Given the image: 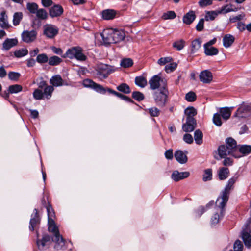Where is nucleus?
Returning <instances> with one entry per match:
<instances>
[{"mask_svg": "<svg viewBox=\"0 0 251 251\" xmlns=\"http://www.w3.org/2000/svg\"><path fill=\"white\" fill-rule=\"evenodd\" d=\"M83 50L79 47H74L69 49L63 57H66L70 58H76L79 61H85L87 57L82 53Z\"/></svg>", "mask_w": 251, "mask_h": 251, "instance_id": "1", "label": "nucleus"}, {"mask_svg": "<svg viewBox=\"0 0 251 251\" xmlns=\"http://www.w3.org/2000/svg\"><path fill=\"white\" fill-rule=\"evenodd\" d=\"M169 92L167 87L159 89L153 94V98L156 104L159 107H164L166 103Z\"/></svg>", "mask_w": 251, "mask_h": 251, "instance_id": "2", "label": "nucleus"}, {"mask_svg": "<svg viewBox=\"0 0 251 251\" xmlns=\"http://www.w3.org/2000/svg\"><path fill=\"white\" fill-rule=\"evenodd\" d=\"M116 70V68L114 66L103 63L98 64L96 67L97 75L102 76L104 78H107L110 74Z\"/></svg>", "mask_w": 251, "mask_h": 251, "instance_id": "3", "label": "nucleus"}, {"mask_svg": "<svg viewBox=\"0 0 251 251\" xmlns=\"http://www.w3.org/2000/svg\"><path fill=\"white\" fill-rule=\"evenodd\" d=\"M149 83L150 88L152 90H155L159 88L161 89L167 87V80L157 75L153 76L149 80Z\"/></svg>", "mask_w": 251, "mask_h": 251, "instance_id": "4", "label": "nucleus"}, {"mask_svg": "<svg viewBox=\"0 0 251 251\" xmlns=\"http://www.w3.org/2000/svg\"><path fill=\"white\" fill-rule=\"evenodd\" d=\"M51 236H37L36 244L40 250H44L49 248L51 243Z\"/></svg>", "mask_w": 251, "mask_h": 251, "instance_id": "5", "label": "nucleus"}, {"mask_svg": "<svg viewBox=\"0 0 251 251\" xmlns=\"http://www.w3.org/2000/svg\"><path fill=\"white\" fill-rule=\"evenodd\" d=\"M228 196L221 193V195L217 200L216 205V206L220 210L221 216H223L224 215L225 211V207L228 201Z\"/></svg>", "mask_w": 251, "mask_h": 251, "instance_id": "6", "label": "nucleus"}, {"mask_svg": "<svg viewBox=\"0 0 251 251\" xmlns=\"http://www.w3.org/2000/svg\"><path fill=\"white\" fill-rule=\"evenodd\" d=\"M232 150L227 149L226 146H220L218 148V153L220 157L219 159L225 158L228 155H232L235 158H238L241 156L240 155L234 153L232 152Z\"/></svg>", "mask_w": 251, "mask_h": 251, "instance_id": "7", "label": "nucleus"}, {"mask_svg": "<svg viewBox=\"0 0 251 251\" xmlns=\"http://www.w3.org/2000/svg\"><path fill=\"white\" fill-rule=\"evenodd\" d=\"M251 114V106L243 105L241 106L234 115V117L245 118Z\"/></svg>", "mask_w": 251, "mask_h": 251, "instance_id": "8", "label": "nucleus"}, {"mask_svg": "<svg viewBox=\"0 0 251 251\" xmlns=\"http://www.w3.org/2000/svg\"><path fill=\"white\" fill-rule=\"evenodd\" d=\"M100 35L104 44L114 43V40L113 37V28L104 29Z\"/></svg>", "mask_w": 251, "mask_h": 251, "instance_id": "9", "label": "nucleus"}, {"mask_svg": "<svg viewBox=\"0 0 251 251\" xmlns=\"http://www.w3.org/2000/svg\"><path fill=\"white\" fill-rule=\"evenodd\" d=\"M58 32V28L52 25H46L44 26V33L49 38L55 37Z\"/></svg>", "mask_w": 251, "mask_h": 251, "instance_id": "10", "label": "nucleus"}, {"mask_svg": "<svg viewBox=\"0 0 251 251\" xmlns=\"http://www.w3.org/2000/svg\"><path fill=\"white\" fill-rule=\"evenodd\" d=\"M83 85L86 87H91L95 91L101 94H105L106 90L101 85L95 83L90 79H85L83 81Z\"/></svg>", "mask_w": 251, "mask_h": 251, "instance_id": "11", "label": "nucleus"}, {"mask_svg": "<svg viewBox=\"0 0 251 251\" xmlns=\"http://www.w3.org/2000/svg\"><path fill=\"white\" fill-rule=\"evenodd\" d=\"M197 126L196 121L194 118L186 119V123L182 125V129L186 132H191L196 128Z\"/></svg>", "mask_w": 251, "mask_h": 251, "instance_id": "12", "label": "nucleus"}, {"mask_svg": "<svg viewBox=\"0 0 251 251\" xmlns=\"http://www.w3.org/2000/svg\"><path fill=\"white\" fill-rule=\"evenodd\" d=\"M37 36L36 31L32 30L31 31H24L22 34V40L25 43H31L34 41Z\"/></svg>", "mask_w": 251, "mask_h": 251, "instance_id": "13", "label": "nucleus"}, {"mask_svg": "<svg viewBox=\"0 0 251 251\" xmlns=\"http://www.w3.org/2000/svg\"><path fill=\"white\" fill-rule=\"evenodd\" d=\"M51 242H54V248L57 250L66 249V241L63 236H51Z\"/></svg>", "mask_w": 251, "mask_h": 251, "instance_id": "14", "label": "nucleus"}, {"mask_svg": "<svg viewBox=\"0 0 251 251\" xmlns=\"http://www.w3.org/2000/svg\"><path fill=\"white\" fill-rule=\"evenodd\" d=\"M39 223L40 218L38 210L36 209H34L33 214L31 215V218L30 221V225L29 226L30 230L33 231L35 229Z\"/></svg>", "mask_w": 251, "mask_h": 251, "instance_id": "15", "label": "nucleus"}, {"mask_svg": "<svg viewBox=\"0 0 251 251\" xmlns=\"http://www.w3.org/2000/svg\"><path fill=\"white\" fill-rule=\"evenodd\" d=\"M200 80L204 83H209L213 79V75L211 72L205 70L201 72L199 75Z\"/></svg>", "mask_w": 251, "mask_h": 251, "instance_id": "16", "label": "nucleus"}, {"mask_svg": "<svg viewBox=\"0 0 251 251\" xmlns=\"http://www.w3.org/2000/svg\"><path fill=\"white\" fill-rule=\"evenodd\" d=\"M190 175L188 172H179L178 171H175L171 175V178L175 181H178L188 177Z\"/></svg>", "mask_w": 251, "mask_h": 251, "instance_id": "17", "label": "nucleus"}, {"mask_svg": "<svg viewBox=\"0 0 251 251\" xmlns=\"http://www.w3.org/2000/svg\"><path fill=\"white\" fill-rule=\"evenodd\" d=\"M237 179V176H234L229 179L225 189L222 191V193L229 196L230 191L233 189L234 184Z\"/></svg>", "mask_w": 251, "mask_h": 251, "instance_id": "18", "label": "nucleus"}, {"mask_svg": "<svg viewBox=\"0 0 251 251\" xmlns=\"http://www.w3.org/2000/svg\"><path fill=\"white\" fill-rule=\"evenodd\" d=\"M226 146L227 149L232 150V152L238 154V147L237 146L236 141L234 139L232 138H227Z\"/></svg>", "mask_w": 251, "mask_h": 251, "instance_id": "19", "label": "nucleus"}, {"mask_svg": "<svg viewBox=\"0 0 251 251\" xmlns=\"http://www.w3.org/2000/svg\"><path fill=\"white\" fill-rule=\"evenodd\" d=\"M187 151L183 152L181 150L176 151L175 152V157L176 159L180 163L184 164L187 161V157L186 156Z\"/></svg>", "mask_w": 251, "mask_h": 251, "instance_id": "20", "label": "nucleus"}, {"mask_svg": "<svg viewBox=\"0 0 251 251\" xmlns=\"http://www.w3.org/2000/svg\"><path fill=\"white\" fill-rule=\"evenodd\" d=\"M113 37L114 43H118L125 39V33L123 30L113 29Z\"/></svg>", "mask_w": 251, "mask_h": 251, "instance_id": "21", "label": "nucleus"}, {"mask_svg": "<svg viewBox=\"0 0 251 251\" xmlns=\"http://www.w3.org/2000/svg\"><path fill=\"white\" fill-rule=\"evenodd\" d=\"M18 44V40L16 38L6 39L2 44V50H8L13 47L16 46Z\"/></svg>", "mask_w": 251, "mask_h": 251, "instance_id": "22", "label": "nucleus"}, {"mask_svg": "<svg viewBox=\"0 0 251 251\" xmlns=\"http://www.w3.org/2000/svg\"><path fill=\"white\" fill-rule=\"evenodd\" d=\"M117 12L113 9H106L101 12L102 17L106 20H112L116 16Z\"/></svg>", "mask_w": 251, "mask_h": 251, "instance_id": "23", "label": "nucleus"}, {"mask_svg": "<svg viewBox=\"0 0 251 251\" xmlns=\"http://www.w3.org/2000/svg\"><path fill=\"white\" fill-rule=\"evenodd\" d=\"M50 83L53 86L58 87L64 85V81L59 75L53 76L50 80Z\"/></svg>", "mask_w": 251, "mask_h": 251, "instance_id": "24", "label": "nucleus"}, {"mask_svg": "<svg viewBox=\"0 0 251 251\" xmlns=\"http://www.w3.org/2000/svg\"><path fill=\"white\" fill-rule=\"evenodd\" d=\"M0 26L4 29H7L9 27L8 17L5 11H4L0 14Z\"/></svg>", "mask_w": 251, "mask_h": 251, "instance_id": "25", "label": "nucleus"}, {"mask_svg": "<svg viewBox=\"0 0 251 251\" xmlns=\"http://www.w3.org/2000/svg\"><path fill=\"white\" fill-rule=\"evenodd\" d=\"M63 11V8L61 6L54 5L50 9V15L52 17H58L62 14Z\"/></svg>", "mask_w": 251, "mask_h": 251, "instance_id": "26", "label": "nucleus"}, {"mask_svg": "<svg viewBox=\"0 0 251 251\" xmlns=\"http://www.w3.org/2000/svg\"><path fill=\"white\" fill-rule=\"evenodd\" d=\"M232 108V107L221 108L219 109V114H220V116L221 115L223 119L227 120L231 116Z\"/></svg>", "mask_w": 251, "mask_h": 251, "instance_id": "27", "label": "nucleus"}, {"mask_svg": "<svg viewBox=\"0 0 251 251\" xmlns=\"http://www.w3.org/2000/svg\"><path fill=\"white\" fill-rule=\"evenodd\" d=\"M196 15L195 12L190 11L187 13L183 17V21L184 23L187 25L191 24L195 19Z\"/></svg>", "mask_w": 251, "mask_h": 251, "instance_id": "28", "label": "nucleus"}, {"mask_svg": "<svg viewBox=\"0 0 251 251\" xmlns=\"http://www.w3.org/2000/svg\"><path fill=\"white\" fill-rule=\"evenodd\" d=\"M233 5L231 3L226 4L223 6L221 8L218 9V13L219 14H225L230 12L236 11L237 8H233Z\"/></svg>", "mask_w": 251, "mask_h": 251, "instance_id": "29", "label": "nucleus"}, {"mask_svg": "<svg viewBox=\"0 0 251 251\" xmlns=\"http://www.w3.org/2000/svg\"><path fill=\"white\" fill-rule=\"evenodd\" d=\"M234 40L235 38L232 35H225L223 39V46L226 48L230 47L234 42Z\"/></svg>", "mask_w": 251, "mask_h": 251, "instance_id": "30", "label": "nucleus"}, {"mask_svg": "<svg viewBox=\"0 0 251 251\" xmlns=\"http://www.w3.org/2000/svg\"><path fill=\"white\" fill-rule=\"evenodd\" d=\"M241 235H251V218L247 221L243 226Z\"/></svg>", "mask_w": 251, "mask_h": 251, "instance_id": "31", "label": "nucleus"}, {"mask_svg": "<svg viewBox=\"0 0 251 251\" xmlns=\"http://www.w3.org/2000/svg\"><path fill=\"white\" fill-rule=\"evenodd\" d=\"M48 230L52 233L53 235H60L58 227L55 225L53 220L48 221Z\"/></svg>", "mask_w": 251, "mask_h": 251, "instance_id": "32", "label": "nucleus"}, {"mask_svg": "<svg viewBox=\"0 0 251 251\" xmlns=\"http://www.w3.org/2000/svg\"><path fill=\"white\" fill-rule=\"evenodd\" d=\"M229 169L227 168L222 167L218 171V177L220 180H225L228 176Z\"/></svg>", "mask_w": 251, "mask_h": 251, "instance_id": "33", "label": "nucleus"}, {"mask_svg": "<svg viewBox=\"0 0 251 251\" xmlns=\"http://www.w3.org/2000/svg\"><path fill=\"white\" fill-rule=\"evenodd\" d=\"M204 53L207 56H213L217 55L219 50L217 48L214 47H203Z\"/></svg>", "mask_w": 251, "mask_h": 251, "instance_id": "34", "label": "nucleus"}, {"mask_svg": "<svg viewBox=\"0 0 251 251\" xmlns=\"http://www.w3.org/2000/svg\"><path fill=\"white\" fill-rule=\"evenodd\" d=\"M203 134L199 129L196 130L194 132V139L198 145H201L203 142Z\"/></svg>", "mask_w": 251, "mask_h": 251, "instance_id": "35", "label": "nucleus"}, {"mask_svg": "<svg viewBox=\"0 0 251 251\" xmlns=\"http://www.w3.org/2000/svg\"><path fill=\"white\" fill-rule=\"evenodd\" d=\"M201 40L200 39H196L191 43V52L194 53L197 51L201 47Z\"/></svg>", "mask_w": 251, "mask_h": 251, "instance_id": "36", "label": "nucleus"}, {"mask_svg": "<svg viewBox=\"0 0 251 251\" xmlns=\"http://www.w3.org/2000/svg\"><path fill=\"white\" fill-rule=\"evenodd\" d=\"M62 60L61 58L57 56H53L48 58V64L50 66L58 65Z\"/></svg>", "mask_w": 251, "mask_h": 251, "instance_id": "37", "label": "nucleus"}, {"mask_svg": "<svg viewBox=\"0 0 251 251\" xmlns=\"http://www.w3.org/2000/svg\"><path fill=\"white\" fill-rule=\"evenodd\" d=\"M251 152V146L242 145L238 147V153H241L244 155L249 154Z\"/></svg>", "mask_w": 251, "mask_h": 251, "instance_id": "38", "label": "nucleus"}, {"mask_svg": "<svg viewBox=\"0 0 251 251\" xmlns=\"http://www.w3.org/2000/svg\"><path fill=\"white\" fill-rule=\"evenodd\" d=\"M218 10L215 11H208L206 13L205 16V19L206 21H212L215 19V18L219 15V13H218Z\"/></svg>", "mask_w": 251, "mask_h": 251, "instance_id": "39", "label": "nucleus"}, {"mask_svg": "<svg viewBox=\"0 0 251 251\" xmlns=\"http://www.w3.org/2000/svg\"><path fill=\"white\" fill-rule=\"evenodd\" d=\"M135 84L142 88L145 87L147 84L146 79L142 76H137L135 79Z\"/></svg>", "mask_w": 251, "mask_h": 251, "instance_id": "40", "label": "nucleus"}, {"mask_svg": "<svg viewBox=\"0 0 251 251\" xmlns=\"http://www.w3.org/2000/svg\"><path fill=\"white\" fill-rule=\"evenodd\" d=\"M53 91L54 88L52 86H47L44 88L43 95L46 99H49L51 98Z\"/></svg>", "mask_w": 251, "mask_h": 251, "instance_id": "41", "label": "nucleus"}, {"mask_svg": "<svg viewBox=\"0 0 251 251\" xmlns=\"http://www.w3.org/2000/svg\"><path fill=\"white\" fill-rule=\"evenodd\" d=\"M23 87L19 84L12 85L9 86L8 91L11 94L17 93L22 91Z\"/></svg>", "mask_w": 251, "mask_h": 251, "instance_id": "42", "label": "nucleus"}, {"mask_svg": "<svg viewBox=\"0 0 251 251\" xmlns=\"http://www.w3.org/2000/svg\"><path fill=\"white\" fill-rule=\"evenodd\" d=\"M117 89L118 91L125 94H129L131 92L129 86L126 83L121 84L117 87Z\"/></svg>", "mask_w": 251, "mask_h": 251, "instance_id": "43", "label": "nucleus"}, {"mask_svg": "<svg viewBox=\"0 0 251 251\" xmlns=\"http://www.w3.org/2000/svg\"><path fill=\"white\" fill-rule=\"evenodd\" d=\"M185 113L187 116L186 119L194 118L193 117L197 114V110L193 107H189L185 110Z\"/></svg>", "mask_w": 251, "mask_h": 251, "instance_id": "44", "label": "nucleus"}, {"mask_svg": "<svg viewBox=\"0 0 251 251\" xmlns=\"http://www.w3.org/2000/svg\"><path fill=\"white\" fill-rule=\"evenodd\" d=\"M185 41L183 40L176 41L173 44V47L176 48L177 50H181L184 47Z\"/></svg>", "mask_w": 251, "mask_h": 251, "instance_id": "45", "label": "nucleus"}, {"mask_svg": "<svg viewBox=\"0 0 251 251\" xmlns=\"http://www.w3.org/2000/svg\"><path fill=\"white\" fill-rule=\"evenodd\" d=\"M48 56L45 53L38 54L36 57V61L40 64L46 63L48 62Z\"/></svg>", "mask_w": 251, "mask_h": 251, "instance_id": "46", "label": "nucleus"}, {"mask_svg": "<svg viewBox=\"0 0 251 251\" xmlns=\"http://www.w3.org/2000/svg\"><path fill=\"white\" fill-rule=\"evenodd\" d=\"M133 61L130 58H125L121 60L120 65L124 68H128L132 66Z\"/></svg>", "mask_w": 251, "mask_h": 251, "instance_id": "47", "label": "nucleus"}, {"mask_svg": "<svg viewBox=\"0 0 251 251\" xmlns=\"http://www.w3.org/2000/svg\"><path fill=\"white\" fill-rule=\"evenodd\" d=\"M176 17V14L174 11H169L163 13L161 18L164 20L174 19Z\"/></svg>", "mask_w": 251, "mask_h": 251, "instance_id": "48", "label": "nucleus"}, {"mask_svg": "<svg viewBox=\"0 0 251 251\" xmlns=\"http://www.w3.org/2000/svg\"><path fill=\"white\" fill-rule=\"evenodd\" d=\"M23 17L22 12H16L13 16V24L14 25H17L19 24Z\"/></svg>", "mask_w": 251, "mask_h": 251, "instance_id": "49", "label": "nucleus"}, {"mask_svg": "<svg viewBox=\"0 0 251 251\" xmlns=\"http://www.w3.org/2000/svg\"><path fill=\"white\" fill-rule=\"evenodd\" d=\"M35 14H36L37 17L40 19H46L48 16L47 12L44 9H40L37 10Z\"/></svg>", "mask_w": 251, "mask_h": 251, "instance_id": "50", "label": "nucleus"}, {"mask_svg": "<svg viewBox=\"0 0 251 251\" xmlns=\"http://www.w3.org/2000/svg\"><path fill=\"white\" fill-rule=\"evenodd\" d=\"M212 177V170L210 169H207L205 170L204 174L203 175V180L204 181H207L210 180Z\"/></svg>", "mask_w": 251, "mask_h": 251, "instance_id": "51", "label": "nucleus"}, {"mask_svg": "<svg viewBox=\"0 0 251 251\" xmlns=\"http://www.w3.org/2000/svg\"><path fill=\"white\" fill-rule=\"evenodd\" d=\"M213 122L214 124L218 126H220L222 124L221 116L218 113H215L213 115Z\"/></svg>", "mask_w": 251, "mask_h": 251, "instance_id": "52", "label": "nucleus"}, {"mask_svg": "<svg viewBox=\"0 0 251 251\" xmlns=\"http://www.w3.org/2000/svg\"><path fill=\"white\" fill-rule=\"evenodd\" d=\"M28 53V50L26 49H21L19 50H16L14 52V55L16 57H22Z\"/></svg>", "mask_w": 251, "mask_h": 251, "instance_id": "53", "label": "nucleus"}, {"mask_svg": "<svg viewBox=\"0 0 251 251\" xmlns=\"http://www.w3.org/2000/svg\"><path fill=\"white\" fill-rule=\"evenodd\" d=\"M132 98L137 101H141L144 99V96L143 93L139 91H134L132 94Z\"/></svg>", "mask_w": 251, "mask_h": 251, "instance_id": "54", "label": "nucleus"}, {"mask_svg": "<svg viewBox=\"0 0 251 251\" xmlns=\"http://www.w3.org/2000/svg\"><path fill=\"white\" fill-rule=\"evenodd\" d=\"M38 6L35 3H28L27 4V9L30 13L35 14L38 10Z\"/></svg>", "mask_w": 251, "mask_h": 251, "instance_id": "55", "label": "nucleus"}, {"mask_svg": "<svg viewBox=\"0 0 251 251\" xmlns=\"http://www.w3.org/2000/svg\"><path fill=\"white\" fill-rule=\"evenodd\" d=\"M47 210L48 213V221L53 220L55 217V213L51 206L49 205L47 206Z\"/></svg>", "mask_w": 251, "mask_h": 251, "instance_id": "56", "label": "nucleus"}, {"mask_svg": "<svg viewBox=\"0 0 251 251\" xmlns=\"http://www.w3.org/2000/svg\"><path fill=\"white\" fill-rule=\"evenodd\" d=\"M185 99L188 101L193 102L196 100V95L194 92L190 91L186 94Z\"/></svg>", "mask_w": 251, "mask_h": 251, "instance_id": "57", "label": "nucleus"}, {"mask_svg": "<svg viewBox=\"0 0 251 251\" xmlns=\"http://www.w3.org/2000/svg\"><path fill=\"white\" fill-rule=\"evenodd\" d=\"M20 76V74L14 72H10L8 74V78L9 79L13 81H17Z\"/></svg>", "mask_w": 251, "mask_h": 251, "instance_id": "58", "label": "nucleus"}, {"mask_svg": "<svg viewBox=\"0 0 251 251\" xmlns=\"http://www.w3.org/2000/svg\"><path fill=\"white\" fill-rule=\"evenodd\" d=\"M149 112L151 116L156 117L160 114V110L155 107H151L149 109Z\"/></svg>", "mask_w": 251, "mask_h": 251, "instance_id": "59", "label": "nucleus"}, {"mask_svg": "<svg viewBox=\"0 0 251 251\" xmlns=\"http://www.w3.org/2000/svg\"><path fill=\"white\" fill-rule=\"evenodd\" d=\"M234 251H242L243 245L242 242L239 240H236L233 246Z\"/></svg>", "mask_w": 251, "mask_h": 251, "instance_id": "60", "label": "nucleus"}, {"mask_svg": "<svg viewBox=\"0 0 251 251\" xmlns=\"http://www.w3.org/2000/svg\"><path fill=\"white\" fill-rule=\"evenodd\" d=\"M33 95V97L36 100H41L44 97L43 92L41 90H39V89H36L34 91Z\"/></svg>", "mask_w": 251, "mask_h": 251, "instance_id": "61", "label": "nucleus"}, {"mask_svg": "<svg viewBox=\"0 0 251 251\" xmlns=\"http://www.w3.org/2000/svg\"><path fill=\"white\" fill-rule=\"evenodd\" d=\"M177 66V64L175 63H171L166 65L165 69L167 73H170L173 71Z\"/></svg>", "mask_w": 251, "mask_h": 251, "instance_id": "62", "label": "nucleus"}, {"mask_svg": "<svg viewBox=\"0 0 251 251\" xmlns=\"http://www.w3.org/2000/svg\"><path fill=\"white\" fill-rule=\"evenodd\" d=\"M223 216H221V214L219 215L217 213H215L211 218V224L212 225H214L217 224L220 219L222 218Z\"/></svg>", "mask_w": 251, "mask_h": 251, "instance_id": "63", "label": "nucleus"}, {"mask_svg": "<svg viewBox=\"0 0 251 251\" xmlns=\"http://www.w3.org/2000/svg\"><path fill=\"white\" fill-rule=\"evenodd\" d=\"M245 245L248 248L251 247V236H242Z\"/></svg>", "mask_w": 251, "mask_h": 251, "instance_id": "64", "label": "nucleus"}]
</instances>
